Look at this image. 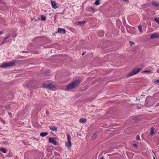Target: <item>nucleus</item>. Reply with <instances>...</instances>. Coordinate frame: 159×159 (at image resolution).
I'll list each match as a JSON object with an SVG mask.
<instances>
[{
	"mask_svg": "<svg viewBox=\"0 0 159 159\" xmlns=\"http://www.w3.org/2000/svg\"><path fill=\"white\" fill-rule=\"evenodd\" d=\"M80 83L79 80H77L67 85L66 89L68 90L71 89L76 87Z\"/></svg>",
	"mask_w": 159,
	"mask_h": 159,
	"instance_id": "obj_1",
	"label": "nucleus"
},
{
	"mask_svg": "<svg viewBox=\"0 0 159 159\" xmlns=\"http://www.w3.org/2000/svg\"><path fill=\"white\" fill-rule=\"evenodd\" d=\"M142 69L141 68H134L132 72L128 74L127 76L129 77L136 74L139 72Z\"/></svg>",
	"mask_w": 159,
	"mask_h": 159,
	"instance_id": "obj_2",
	"label": "nucleus"
},
{
	"mask_svg": "<svg viewBox=\"0 0 159 159\" xmlns=\"http://www.w3.org/2000/svg\"><path fill=\"white\" fill-rule=\"evenodd\" d=\"M15 65V63L14 62H11L8 63H3L0 66V67L2 68L9 67L14 66Z\"/></svg>",
	"mask_w": 159,
	"mask_h": 159,
	"instance_id": "obj_3",
	"label": "nucleus"
},
{
	"mask_svg": "<svg viewBox=\"0 0 159 159\" xmlns=\"http://www.w3.org/2000/svg\"><path fill=\"white\" fill-rule=\"evenodd\" d=\"M43 86L44 88L48 89L54 88L56 87L55 85H53L52 84H46L43 83Z\"/></svg>",
	"mask_w": 159,
	"mask_h": 159,
	"instance_id": "obj_4",
	"label": "nucleus"
},
{
	"mask_svg": "<svg viewBox=\"0 0 159 159\" xmlns=\"http://www.w3.org/2000/svg\"><path fill=\"white\" fill-rule=\"evenodd\" d=\"M67 142L66 143V146L68 148H70L71 146V143L70 141V134H68L67 135Z\"/></svg>",
	"mask_w": 159,
	"mask_h": 159,
	"instance_id": "obj_5",
	"label": "nucleus"
},
{
	"mask_svg": "<svg viewBox=\"0 0 159 159\" xmlns=\"http://www.w3.org/2000/svg\"><path fill=\"white\" fill-rule=\"evenodd\" d=\"M51 2L52 7L54 9H56L59 7V5L57 3H56V2L55 1L51 0Z\"/></svg>",
	"mask_w": 159,
	"mask_h": 159,
	"instance_id": "obj_6",
	"label": "nucleus"
},
{
	"mask_svg": "<svg viewBox=\"0 0 159 159\" xmlns=\"http://www.w3.org/2000/svg\"><path fill=\"white\" fill-rule=\"evenodd\" d=\"M49 142L53 143L54 145H56L57 144V142L53 138H49Z\"/></svg>",
	"mask_w": 159,
	"mask_h": 159,
	"instance_id": "obj_7",
	"label": "nucleus"
},
{
	"mask_svg": "<svg viewBox=\"0 0 159 159\" xmlns=\"http://www.w3.org/2000/svg\"><path fill=\"white\" fill-rule=\"evenodd\" d=\"M57 31L58 32L62 34H64L66 33V30L64 29L58 28Z\"/></svg>",
	"mask_w": 159,
	"mask_h": 159,
	"instance_id": "obj_8",
	"label": "nucleus"
},
{
	"mask_svg": "<svg viewBox=\"0 0 159 159\" xmlns=\"http://www.w3.org/2000/svg\"><path fill=\"white\" fill-rule=\"evenodd\" d=\"M158 37H159V34L158 33H155L152 34L151 36V38L152 39H154Z\"/></svg>",
	"mask_w": 159,
	"mask_h": 159,
	"instance_id": "obj_9",
	"label": "nucleus"
},
{
	"mask_svg": "<svg viewBox=\"0 0 159 159\" xmlns=\"http://www.w3.org/2000/svg\"><path fill=\"white\" fill-rule=\"evenodd\" d=\"M151 4L155 7H158L159 6V3L155 1H152L151 2Z\"/></svg>",
	"mask_w": 159,
	"mask_h": 159,
	"instance_id": "obj_10",
	"label": "nucleus"
},
{
	"mask_svg": "<svg viewBox=\"0 0 159 159\" xmlns=\"http://www.w3.org/2000/svg\"><path fill=\"white\" fill-rule=\"evenodd\" d=\"M98 135V133L95 132L92 135V139L93 140H94L96 139Z\"/></svg>",
	"mask_w": 159,
	"mask_h": 159,
	"instance_id": "obj_11",
	"label": "nucleus"
},
{
	"mask_svg": "<svg viewBox=\"0 0 159 159\" xmlns=\"http://www.w3.org/2000/svg\"><path fill=\"white\" fill-rule=\"evenodd\" d=\"M49 128L52 131H56L57 130V128L55 126H51L49 127Z\"/></svg>",
	"mask_w": 159,
	"mask_h": 159,
	"instance_id": "obj_12",
	"label": "nucleus"
},
{
	"mask_svg": "<svg viewBox=\"0 0 159 159\" xmlns=\"http://www.w3.org/2000/svg\"><path fill=\"white\" fill-rule=\"evenodd\" d=\"M86 119L84 118H82L80 119L79 122L82 123H84L86 122Z\"/></svg>",
	"mask_w": 159,
	"mask_h": 159,
	"instance_id": "obj_13",
	"label": "nucleus"
},
{
	"mask_svg": "<svg viewBox=\"0 0 159 159\" xmlns=\"http://www.w3.org/2000/svg\"><path fill=\"white\" fill-rule=\"evenodd\" d=\"M98 35L99 36L102 37L104 35V32L102 31H99L98 33Z\"/></svg>",
	"mask_w": 159,
	"mask_h": 159,
	"instance_id": "obj_14",
	"label": "nucleus"
},
{
	"mask_svg": "<svg viewBox=\"0 0 159 159\" xmlns=\"http://www.w3.org/2000/svg\"><path fill=\"white\" fill-rule=\"evenodd\" d=\"M48 134L47 132H41L40 133V135L42 137H44Z\"/></svg>",
	"mask_w": 159,
	"mask_h": 159,
	"instance_id": "obj_15",
	"label": "nucleus"
},
{
	"mask_svg": "<svg viewBox=\"0 0 159 159\" xmlns=\"http://www.w3.org/2000/svg\"><path fill=\"white\" fill-rule=\"evenodd\" d=\"M33 83L31 82H30L29 84L25 83V86H26L27 87H30L31 86H32V84Z\"/></svg>",
	"mask_w": 159,
	"mask_h": 159,
	"instance_id": "obj_16",
	"label": "nucleus"
},
{
	"mask_svg": "<svg viewBox=\"0 0 159 159\" xmlns=\"http://www.w3.org/2000/svg\"><path fill=\"white\" fill-rule=\"evenodd\" d=\"M155 133V132L154 131V129L153 127H152L151 128V131L150 133V135H152Z\"/></svg>",
	"mask_w": 159,
	"mask_h": 159,
	"instance_id": "obj_17",
	"label": "nucleus"
},
{
	"mask_svg": "<svg viewBox=\"0 0 159 159\" xmlns=\"http://www.w3.org/2000/svg\"><path fill=\"white\" fill-rule=\"evenodd\" d=\"M0 150L3 153H6V150L3 148H0Z\"/></svg>",
	"mask_w": 159,
	"mask_h": 159,
	"instance_id": "obj_18",
	"label": "nucleus"
},
{
	"mask_svg": "<svg viewBox=\"0 0 159 159\" xmlns=\"http://www.w3.org/2000/svg\"><path fill=\"white\" fill-rule=\"evenodd\" d=\"M85 22V20L81 21H79L78 22V24L79 25H81L84 24Z\"/></svg>",
	"mask_w": 159,
	"mask_h": 159,
	"instance_id": "obj_19",
	"label": "nucleus"
},
{
	"mask_svg": "<svg viewBox=\"0 0 159 159\" xmlns=\"http://www.w3.org/2000/svg\"><path fill=\"white\" fill-rule=\"evenodd\" d=\"M100 0H95V2H94V4L97 5H98L99 4V1Z\"/></svg>",
	"mask_w": 159,
	"mask_h": 159,
	"instance_id": "obj_20",
	"label": "nucleus"
},
{
	"mask_svg": "<svg viewBox=\"0 0 159 159\" xmlns=\"http://www.w3.org/2000/svg\"><path fill=\"white\" fill-rule=\"evenodd\" d=\"M41 19L42 20L45 21L46 20V17L43 15H42L41 16Z\"/></svg>",
	"mask_w": 159,
	"mask_h": 159,
	"instance_id": "obj_21",
	"label": "nucleus"
},
{
	"mask_svg": "<svg viewBox=\"0 0 159 159\" xmlns=\"http://www.w3.org/2000/svg\"><path fill=\"white\" fill-rule=\"evenodd\" d=\"M138 28L139 30V31H140V33H141L142 32V26H141L140 25L138 26Z\"/></svg>",
	"mask_w": 159,
	"mask_h": 159,
	"instance_id": "obj_22",
	"label": "nucleus"
},
{
	"mask_svg": "<svg viewBox=\"0 0 159 159\" xmlns=\"http://www.w3.org/2000/svg\"><path fill=\"white\" fill-rule=\"evenodd\" d=\"M154 20L155 21H156L159 25V18H155Z\"/></svg>",
	"mask_w": 159,
	"mask_h": 159,
	"instance_id": "obj_23",
	"label": "nucleus"
},
{
	"mask_svg": "<svg viewBox=\"0 0 159 159\" xmlns=\"http://www.w3.org/2000/svg\"><path fill=\"white\" fill-rule=\"evenodd\" d=\"M154 83L155 84H159V79L155 81Z\"/></svg>",
	"mask_w": 159,
	"mask_h": 159,
	"instance_id": "obj_24",
	"label": "nucleus"
},
{
	"mask_svg": "<svg viewBox=\"0 0 159 159\" xmlns=\"http://www.w3.org/2000/svg\"><path fill=\"white\" fill-rule=\"evenodd\" d=\"M136 140L138 141L140 140V138L139 135H137L136 136Z\"/></svg>",
	"mask_w": 159,
	"mask_h": 159,
	"instance_id": "obj_25",
	"label": "nucleus"
},
{
	"mask_svg": "<svg viewBox=\"0 0 159 159\" xmlns=\"http://www.w3.org/2000/svg\"><path fill=\"white\" fill-rule=\"evenodd\" d=\"M6 40H5L4 39L3 41L2 42V44H4L7 42Z\"/></svg>",
	"mask_w": 159,
	"mask_h": 159,
	"instance_id": "obj_26",
	"label": "nucleus"
},
{
	"mask_svg": "<svg viewBox=\"0 0 159 159\" xmlns=\"http://www.w3.org/2000/svg\"><path fill=\"white\" fill-rule=\"evenodd\" d=\"M5 107L7 109H9L10 108V106L9 105H6L5 106Z\"/></svg>",
	"mask_w": 159,
	"mask_h": 159,
	"instance_id": "obj_27",
	"label": "nucleus"
},
{
	"mask_svg": "<svg viewBox=\"0 0 159 159\" xmlns=\"http://www.w3.org/2000/svg\"><path fill=\"white\" fill-rule=\"evenodd\" d=\"M129 43L131 46H132V45H133L134 43V42H133L131 41H129Z\"/></svg>",
	"mask_w": 159,
	"mask_h": 159,
	"instance_id": "obj_28",
	"label": "nucleus"
},
{
	"mask_svg": "<svg viewBox=\"0 0 159 159\" xmlns=\"http://www.w3.org/2000/svg\"><path fill=\"white\" fill-rule=\"evenodd\" d=\"M144 72H145V73H151L150 71L148 70H146L144 71Z\"/></svg>",
	"mask_w": 159,
	"mask_h": 159,
	"instance_id": "obj_29",
	"label": "nucleus"
},
{
	"mask_svg": "<svg viewBox=\"0 0 159 159\" xmlns=\"http://www.w3.org/2000/svg\"><path fill=\"white\" fill-rule=\"evenodd\" d=\"M10 37V36H7L4 39H5V40H7L8 38L9 37Z\"/></svg>",
	"mask_w": 159,
	"mask_h": 159,
	"instance_id": "obj_30",
	"label": "nucleus"
},
{
	"mask_svg": "<svg viewBox=\"0 0 159 159\" xmlns=\"http://www.w3.org/2000/svg\"><path fill=\"white\" fill-rule=\"evenodd\" d=\"M48 73H49V71H47V72H46L45 73V74L46 75H47V74Z\"/></svg>",
	"mask_w": 159,
	"mask_h": 159,
	"instance_id": "obj_31",
	"label": "nucleus"
},
{
	"mask_svg": "<svg viewBox=\"0 0 159 159\" xmlns=\"http://www.w3.org/2000/svg\"><path fill=\"white\" fill-rule=\"evenodd\" d=\"M46 113L47 114H49V111H47V110L46 111Z\"/></svg>",
	"mask_w": 159,
	"mask_h": 159,
	"instance_id": "obj_32",
	"label": "nucleus"
},
{
	"mask_svg": "<svg viewBox=\"0 0 159 159\" xmlns=\"http://www.w3.org/2000/svg\"><path fill=\"white\" fill-rule=\"evenodd\" d=\"M63 13H64V11H62V12H61V13H57V14H63Z\"/></svg>",
	"mask_w": 159,
	"mask_h": 159,
	"instance_id": "obj_33",
	"label": "nucleus"
},
{
	"mask_svg": "<svg viewBox=\"0 0 159 159\" xmlns=\"http://www.w3.org/2000/svg\"><path fill=\"white\" fill-rule=\"evenodd\" d=\"M133 146H134L135 147H136L137 146V145L136 144H134L133 145Z\"/></svg>",
	"mask_w": 159,
	"mask_h": 159,
	"instance_id": "obj_34",
	"label": "nucleus"
},
{
	"mask_svg": "<svg viewBox=\"0 0 159 159\" xmlns=\"http://www.w3.org/2000/svg\"><path fill=\"white\" fill-rule=\"evenodd\" d=\"M100 159H104V158L103 157H102L100 158Z\"/></svg>",
	"mask_w": 159,
	"mask_h": 159,
	"instance_id": "obj_35",
	"label": "nucleus"
},
{
	"mask_svg": "<svg viewBox=\"0 0 159 159\" xmlns=\"http://www.w3.org/2000/svg\"><path fill=\"white\" fill-rule=\"evenodd\" d=\"M3 33V32L2 31H0V34H2Z\"/></svg>",
	"mask_w": 159,
	"mask_h": 159,
	"instance_id": "obj_36",
	"label": "nucleus"
},
{
	"mask_svg": "<svg viewBox=\"0 0 159 159\" xmlns=\"http://www.w3.org/2000/svg\"><path fill=\"white\" fill-rule=\"evenodd\" d=\"M9 115L11 116V113H9Z\"/></svg>",
	"mask_w": 159,
	"mask_h": 159,
	"instance_id": "obj_37",
	"label": "nucleus"
},
{
	"mask_svg": "<svg viewBox=\"0 0 159 159\" xmlns=\"http://www.w3.org/2000/svg\"><path fill=\"white\" fill-rule=\"evenodd\" d=\"M84 53H85V52H84L82 54V55H84Z\"/></svg>",
	"mask_w": 159,
	"mask_h": 159,
	"instance_id": "obj_38",
	"label": "nucleus"
},
{
	"mask_svg": "<svg viewBox=\"0 0 159 159\" xmlns=\"http://www.w3.org/2000/svg\"><path fill=\"white\" fill-rule=\"evenodd\" d=\"M34 20V19H32L31 20V21H32V20Z\"/></svg>",
	"mask_w": 159,
	"mask_h": 159,
	"instance_id": "obj_39",
	"label": "nucleus"
},
{
	"mask_svg": "<svg viewBox=\"0 0 159 159\" xmlns=\"http://www.w3.org/2000/svg\"><path fill=\"white\" fill-rule=\"evenodd\" d=\"M92 10H94V9H93V8H92Z\"/></svg>",
	"mask_w": 159,
	"mask_h": 159,
	"instance_id": "obj_40",
	"label": "nucleus"
},
{
	"mask_svg": "<svg viewBox=\"0 0 159 159\" xmlns=\"http://www.w3.org/2000/svg\"><path fill=\"white\" fill-rule=\"evenodd\" d=\"M154 159H156L154 157Z\"/></svg>",
	"mask_w": 159,
	"mask_h": 159,
	"instance_id": "obj_41",
	"label": "nucleus"
},
{
	"mask_svg": "<svg viewBox=\"0 0 159 159\" xmlns=\"http://www.w3.org/2000/svg\"><path fill=\"white\" fill-rule=\"evenodd\" d=\"M37 20V19H36V20Z\"/></svg>",
	"mask_w": 159,
	"mask_h": 159,
	"instance_id": "obj_42",
	"label": "nucleus"
},
{
	"mask_svg": "<svg viewBox=\"0 0 159 159\" xmlns=\"http://www.w3.org/2000/svg\"><path fill=\"white\" fill-rule=\"evenodd\" d=\"M158 71H159V70H158Z\"/></svg>",
	"mask_w": 159,
	"mask_h": 159,
	"instance_id": "obj_43",
	"label": "nucleus"
}]
</instances>
